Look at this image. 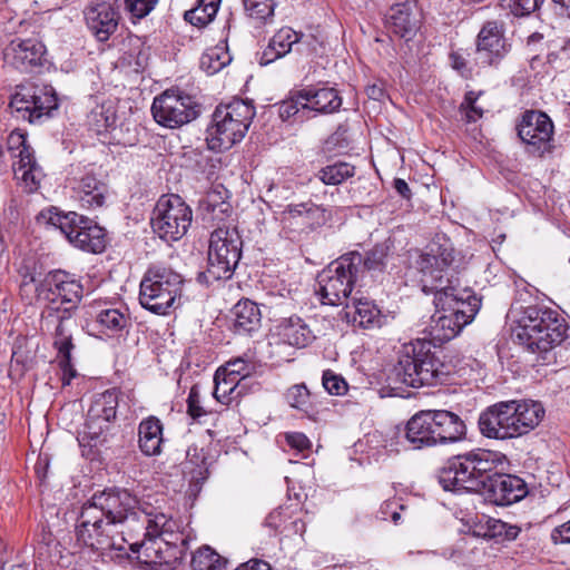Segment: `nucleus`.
Instances as JSON below:
<instances>
[{
	"label": "nucleus",
	"instance_id": "f257e3e1",
	"mask_svg": "<svg viewBox=\"0 0 570 570\" xmlns=\"http://www.w3.org/2000/svg\"><path fill=\"white\" fill-rule=\"evenodd\" d=\"M507 456L498 451L474 449L449 458L439 470V483L445 491L481 493L497 505H511L528 494L525 482L503 473Z\"/></svg>",
	"mask_w": 570,
	"mask_h": 570
},
{
	"label": "nucleus",
	"instance_id": "f03ea898",
	"mask_svg": "<svg viewBox=\"0 0 570 570\" xmlns=\"http://www.w3.org/2000/svg\"><path fill=\"white\" fill-rule=\"evenodd\" d=\"M454 247L445 237L434 239L415 261V267L422 274V289L434 294L435 308L451 312L458 318L470 324L481 306V299L470 291H460L449 277V271L455 259Z\"/></svg>",
	"mask_w": 570,
	"mask_h": 570
},
{
	"label": "nucleus",
	"instance_id": "7ed1b4c3",
	"mask_svg": "<svg viewBox=\"0 0 570 570\" xmlns=\"http://www.w3.org/2000/svg\"><path fill=\"white\" fill-rule=\"evenodd\" d=\"M513 324V340L533 353H547L568 337L566 318L557 309L544 305L522 307Z\"/></svg>",
	"mask_w": 570,
	"mask_h": 570
},
{
	"label": "nucleus",
	"instance_id": "20e7f679",
	"mask_svg": "<svg viewBox=\"0 0 570 570\" xmlns=\"http://www.w3.org/2000/svg\"><path fill=\"white\" fill-rule=\"evenodd\" d=\"M255 116V107L243 99H234L216 107L207 144L213 150H227L246 135Z\"/></svg>",
	"mask_w": 570,
	"mask_h": 570
},
{
	"label": "nucleus",
	"instance_id": "39448f33",
	"mask_svg": "<svg viewBox=\"0 0 570 570\" xmlns=\"http://www.w3.org/2000/svg\"><path fill=\"white\" fill-rule=\"evenodd\" d=\"M183 276L173 268L154 265L145 273L140 282L139 302L155 314L166 315L175 308L181 296Z\"/></svg>",
	"mask_w": 570,
	"mask_h": 570
},
{
	"label": "nucleus",
	"instance_id": "423d86ee",
	"mask_svg": "<svg viewBox=\"0 0 570 570\" xmlns=\"http://www.w3.org/2000/svg\"><path fill=\"white\" fill-rule=\"evenodd\" d=\"M75 532L79 543L101 553L111 550L126 552V543L130 542L124 529H117L88 502L81 507Z\"/></svg>",
	"mask_w": 570,
	"mask_h": 570
},
{
	"label": "nucleus",
	"instance_id": "0eeeda50",
	"mask_svg": "<svg viewBox=\"0 0 570 570\" xmlns=\"http://www.w3.org/2000/svg\"><path fill=\"white\" fill-rule=\"evenodd\" d=\"M360 253H347L332 262L317 276L321 302L327 305H341L346 301L358 278L356 267L360 264Z\"/></svg>",
	"mask_w": 570,
	"mask_h": 570
},
{
	"label": "nucleus",
	"instance_id": "6e6552de",
	"mask_svg": "<svg viewBox=\"0 0 570 570\" xmlns=\"http://www.w3.org/2000/svg\"><path fill=\"white\" fill-rule=\"evenodd\" d=\"M243 240L235 227L219 226L212 232L206 276L214 281L229 279L242 257Z\"/></svg>",
	"mask_w": 570,
	"mask_h": 570
},
{
	"label": "nucleus",
	"instance_id": "1a4fd4ad",
	"mask_svg": "<svg viewBox=\"0 0 570 570\" xmlns=\"http://www.w3.org/2000/svg\"><path fill=\"white\" fill-rule=\"evenodd\" d=\"M119 394L117 389H109L95 396L88 410L83 430L78 436L83 454H89L106 442L107 432L117 415Z\"/></svg>",
	"mask_w": 570,
	"mask_h": 570
},
{
	"label": "nucleus",
	"instance_id": "9d476101",
	"mask_svg": "<svg viewBox=\"0 0 570 570\" xmlns=\"http://www.w3.org/2000/svg\"><path fill=\"white\" fill-rule=\"evenodd\" d=\"M49 223L58 227L71 245L83 252L99 254L107 246L105 228L76 212L52 213Z\"/></svg>",
	"mask_w": 570,
	"mask_h": 570
},
{
	"label": "nucleus",
	"instance_id": "9b49d317",
	"mask_svg": "<svg viewBox=\"0 0 570 570\" xmlns=\"http://www.w3.org/2000/svg\"><path fill=\"white\" fill-rule=\"evenodd\" d=\"M129 549L139 553L141 562L159 567L160 570L173 569L184 558L187 550V539L179 529L169 534L144 535L141 542H129Z\"/></svg>",
	"mask_w": 570,
	"mask_h": 570
},
{
	"label": "nucleus",
	"instance_id": "f8f14e48",
	"mask_svg": "<svg viewBox=\"0 0 570 570\" xmlns=\"http://www.w3.org/2000/svg\"><path fill=\"white\" fill-rule=\"evenodd\" d=\"M88 503L97 508L102 517L108 519L117 529H124L132 539V528L138 521V499L127 489L111 488L95 493Z\"/></svg>",
	"mask_w": 570,
	"mask_h": 570
},
{
	"label": "nucleus",
	"instance_id": "ddd939ff",
	"mask_svg": "<svg viewBox=\"0 0 570 570\" xmlns=\"http://www.w3.org/2000/svg\"><path fill=\"white\" fill-rule=\"evenodd\" d=\"M193 222L191 208L178 196H163L151 217L153 230L165 242H176L186 235Z\"/></svg>",
	"mask_w": 570,
	"mask_h": 570
},
{
	"label": "nucleus",
	"instance_id": "4468645a",
	"mask_svg": "<svg viewBox=\"0 0 570 570\" xmlns=\"http://www.w3.org/2000/svg\"><path fill=\"white\" fill-rule=\"evenodd\" d=\"M151 114L158 125L175 129L195 120L199 115V106L191 96L167 89L154 98Z\"/></svg>",
	"mask_w": 570,
	"mask_h": 570
},
{
	"label": "nucleus",
	"instance_id": "2eb2a0df",
	"mask_svg": "<svg viewBox=\"0 0 570 570\" xmlns=\"http://www.w3.org/2000/svg\"><path fill=\"white\" fill-rule=\"evenodd\" d=\"M39 295L45 294V298L50 302L49 315L51 312H58L61 305L63 314H70L82 298V285L75 274L68 273L62 269H55L49 272L45 279L37 286Z\"/></svg>",
	"mask_w": 570,
	"mask_h": 570
},
{
	"label": "nucleus",
	"instance_id": "dca6fc26",
	"mask_svg": "<svg viewBox=\"0 0 570 570\" xmlns=\"http://www.w3.org/2000/svg\"><path fill=\"white\" fill-rule=\"evenodd\" d=\"M138 521L132 531L142 535L169 534L179 529V524L173 519L167 508V501L163 493H154L138 499Z\"/></svg>",
	"mask_w": 570,
	"mask_h": 570
},
{
	"label": "nucleus",
	"instance_id": "f3484780",
	"mask_svg": "<svg viewBox=\"0 0 570 570\" xmlns=\"http://www.w3.org/2000/svg\"><path fill=\"white\" fill-rule=\"evenodd\" d=\"M9 107L18 119L38 124L58 108V101L55 92L46 87L18 86L11 96Z\"/></svg>",
	"mask_w": 570,
	"mask_h": 570
},
{
	"label": "nucleus",
	"instance_id": "a211bd4d",
	"mask_svg": "<svg viewBox=\"0 0 570 570\" xmlns=\"http://www.w3.org/2000/svg\"><path fill=\"white\" fill-rule=\"evenodd\" d=\"M518 137L524 145L525 153L542 157L552 150L554 125L543 111L527 110L515 126Z\"/></svg>",
	"mask_w": 570,
	"mask_h": 570
},
{
	"label": "nucleus",
	"instance_id": "6ab92c4d",
	"mask_svg": "<svg viewBox=\"0 0 570 570\" xmlns=\"http://www.w3.org/2000/svg\"><path fill=\"white\" fill-rule=\"evenodd\" d=\"M431 345V342L426 341V337L401 345L397 351V363L393 368L396 381L410 387H419V371L422 370V364L430 365L429 362L425 361V356Z\"/></svg>",
	"mask_w": 570,
	"mask_h": 570
},
{
	"label": "nucleus",
	"instance_id": "aec40b11",
	"mask_svg": "<svg viewBox=\"0 0 570 570\" xmlns=\"http://www.w3.org/2000/svg\"><path fill=\"white\" fill-rule=\"evenodd\" d=\"M510 45L498 21H487L476 37L473 62L480 68L498 65L509 52Z\"/></svg>",
	"mask_w": 570,
	"mask_h": 570
},
{
	"label": "nucleus",
	"instance_id": "412c9836",
	"mask_svg": "<svg viewBox=\"0 0 570 570\" xmlns=\"http://www.w3.org/2000/svg\"><path fill=\"white\" fill-rule=\"evenodd\" d=\"M86 26L95 38L107 41L120 21V7L117 0H94L83 9Z\"/></svg>",
	"mask_w": 570,
	"mask_h": 570
},
{
	"label": "nucleus",
	"instance_id": "4be33fe9",
	"mask_svg": "<svg viewBox=\"0 0 570 570\" xmlns=\"http://www.w3.org/2000/svg\"><path fill=\"white\" fill-rule=\"evenodd\" d=\"M46 47L38 38H14L3 49L4 63L29 72L41 67L45 61Z\"/></svg>",
	"mask_w": 570,
	"mask_h": 570
},
{
	"label": "nucleus",
	"instance_id": "5701e85b",
	"mask_svg": "<svg viewBox=\"0 0 570 570\" xmlns=\"http://www.w3.org/2000/svg\"><path fill=\"white\" fill-rule=\"evenodd\" d=\"M509 401L498 402L481 412L478 425L481 434L488 439L508 440L517 438Z\"/></svg>",
	"mask_w": 570,
	"mask_h": 570
},
{
	"label": "nucleus",
	"instance_id": "b1692460",
	"mask_svg": "<svg viewBox=\"0 0 570 570\" xmlns=\"http://www.w3.org/2000/svg\"><path fill=\"white\" fill-rule=\"evenodd\" d=\"M385 27L396 37L411 40L421 27V13L415 3L405 1L391 7L385 17Z\"/></svg>",
	"mask_w": 570,
	"mask_h": 570
},
{
	"label": "nucleus",
	"instance_id": "393cba45",
	"mask_svg": "<svg viewBox=\"0 0 570 570\" xmlns=\"http://www.w3.org/2000/svg\"><path fill=\"white\" fill-rule=\"evenodd\" d=\"M426 413L439 444L455 443L465 439L466 426L458 414L446 410H426Z\"/></svg>",
	"mask_w": 570,
	"mask_h": 570
},
{
	"label": "nucleus",
	"instance_id": "a878e982",
	"mask_svg": "<svg viewBox=\"0 0 570 570\" xmlns=\"http://www.w3.org/2000/svg\"><path fill=\"white\" fill-rule=\"evenodd\" d=\"M272 338L274 344H286L293 347L303 348L308 346L314 340L315 335L309 325L299 316L292 315L283 318L276 326V333ZM273 345V342H271Z\"/></svg>",
	"mask_w": 570,
	"mask_h": 570
},
{
	"label": "nucleus",
	"instance_id": "bb28decb",
	"mask_svg": "<svg viewBox=\"0 0 570 570\" xmlns=\"http://www.w3.org/2000/svg\"><path fill=\"white\" fill-rule=\"evenodd\" d=\"M299 97L304 99L303 110H313L317 114H333L342 106V97L331 87L306 86L299 89Z\"/></svg>",
	"mask_w": 570,
	"mask_h": 570
},
{
	"label": "nucleus",
	"instance_id": "cd10ccee",
	"mask_svg": "<svg viewBox=\"0 0 570 570\" xmlns=\"http://www.w3.org/2000/svg\"><path fill=\"white\" fill-rule=\"evenodd\" d=\"M465 325L455 315H451V312L436 308L424 330L426 341L431 342L432 346L441 345L454 338Z\"/></svg>",
	"mask_w": 570,
	"mask_h": 570
},
{
	"label": "nucleus",
	"instance_id": "c85d7f7f",
	"mask_svg": "<svg viewBox=\"0 0 570 570\" xmlns=\"http://www.w3.org/2000/svg\"><path fill=\"white\" fill-rule=\"evenodd\" d=\"M72 190L81 206L88 209L102 207L109 194L107 183L98 179L91 173H87L77 179Z\"/></svg>",
	"mask_w": 570,
	"mask_h": 570
},
{
	"label": "nucleus",
	"instance_id": "c756f323",
	"mask_svg": "<svg viewBox=\"0 0 570 570\" xmlns=\"http://www.w3.org/2000/svg\"><path fill=\"white\" fill-rule=\"evenodd\" d=\"M511 405V415L514 423V431L517 438L528 434L532 431L544 416V409L538 401L532 400H512L509 401Z\"/></svg>",
	"mask_w": 570,
	"mask_h": 570
},
{
	"label": "nucleus",
	"instance_id": "7c9ffc66",
	"mask_svg": "<svg viewBox=\"0 0 570 570\" xmlns=\"http://www.w3.org/2000/svg\"><path fill=\"white\" fill-rule=\"evenodd\" d=\"M404 439L413 450L438 445L426 411L414 414L405 425Z\"/></svg>",
	"mask_w": 570,
	"mask_h": 570
},
{
	"label": "nucleus",
	"instance_id": "2f4dec72",
	"mask_svg": "<svg viewBox=\"0 0 570 570\" xmlns=\"http://www.w3.org/2000/svg\"><path fill=\"white\" fill-rule=\"evenodd\" d=\"M233 331L238 335H250L261 327L262 314L256 303L239 301L232 309Z\"/></svg>",
	"mask_w": 570,
	"mask_h": 570
},
{
	"label": "nucleus",
	"instance_id": "473e14b6",
	"mask_svg": "<svg viewBox=\"0 0 570 570\" xmlns=\"http://www.w3.org/2000/svg\"><path fill=\"white\" fill-rule=\"evenodd\" d=\"M161 421L150 415L144 419L138 426V443L141 452L146 455H158L161 452L163 438Z\"/></svg>",
	"mask_w": 570,
	"mask_h": 570
},
{
	"label": "nucleus",
	"instance_id": "72a5a7b5",
	"mask_svg": "<svg viewBox=\"0 0 570 570\" xmlns=\"http://www.w3.org/2000/svg\"><path fill=\"white\" fill-rule=\"evenodd\" d=\"M13 170L16 178L27 193L38 190L45 176L35 154H30L27 148H24V151L22 150L21 159L13 165Z\"/></svg>",
	"mask_w": 570,
	"mask_h": 570
},
{
	"label": "nucleus",
	"instance_id": "f704fd0d",
	"mask_svg": "<svg viewBox=\"0 0 570 570\" xmlns=\"http://www.w3.org/2000/svg\"><path fill=\"white\" fill-rule=\"evenodd\" d=\"M431 347H433L431 345ZM425 361L430 365L422 364V370L419 371V387L422 386H436L446 383L450 375V366L440 360L436 353L430 348Z\"/></svg>",
	"mask_w": 570,
	"mask_h": 570
},
{
	"label": "nucleus",
	"instance_id": "c9c22d12",
	"mask_svg": "<svg viewBox=\"0 0 570 570\" xmlns=\"http://www.w3.org/2000/svg\"><path fill=\"white\" fill-rule=\"evenodd\" d=\"M354 316L353 322L363 328L381 327L386 316L377 305L367 298H353Z\"/></svg>",
	"mask_w": 570,
	"mask_h": 570
},
{
	"label": "nucleus",
	"instance_id": "e433bc0d",
	"mask_svg": "<svg viewBox=\"0 0 570 570\" xmlns=\"http://www.w3.org/2000/svg\"><path fill=\"white\" fill-rule=\"evenodd\" d=\"M95 320L101 332L111 334L122 331L130 324L129 315L116 307L97 311Z\"/></svg>",
	"mask_w": 570,
	"mask_h": 570
},
{
	"label": "nucleus",
	"instance_id": "4c0bfd02",
	"mask_svg": "<svg viewBox=\"0 0 570 570\" xmlns=\"http://www.w3.org/2000/svg\"><path fill=\"white\" fill-rule=\"evenodd\" d=\"M390 255V247L386 244H377L366 252L365 256L360 253V264L355 266L356 275L361 276L364 272H383L386 267Z\"/></svg>",
	"mask_w": 570,
	"mask_h": 570
},
{
	"label": "nucleus",
	"instance_id": "58836bf2",
	"mask_svg": "<svg viewBox=\"0 0 570 570\" xmlns=\"http://www.w3.org/2000/svg\"><path fill=\"white\" fill-rule=\"evenodd\" d=\"M232 57L224 46L207 49L200 57L199 66L207 75H214L229 65Z\"/></svg>",
	"mask_w": 570,
	"mask_h": 570
},
{
	"label": "nucleus",
	"instance_id": "ea45409f",
	"mask_svg": "<svg viewBox=\"0 0 570 570\" xmlns=\"http://www.w3.org/2000/svg\"><path fill=\"white\" fill-rule=\"evenodd\" d=\"M190 566L193 570H224L226 560L210 547L204 546L193 553Z\"/></svg>",
	"mask_w": 570,
	"mask_h": 570
},
{
	"label": "nucleus",
	"instance_id": "a19ab883",
	"mask_svg": "<svg viewBox=\"0 0 570 570\" xmlns=\"http://www.w3.org/2000/svg\"><path fill=\"white\" fill-rule=\"evenodd\" d=\"M355 168L347 163H336L322 168L317 177L325 185H338L353 177Z\"/></svg>",
	"mask_w": 570,
	"mask_h": 570
},
{
	"label": "nucleus",
	"instance_id": "79ce46f5",
	"mask_svg": "<svg viewBox=\"0 0 570 570\" xmlns=\"http://www.w3.org/2000/svg\"><path fill=\"white\" fill-rule=\"evenodd\" d=\"M56 317L58 324L55 330L53 346L58 350V354L69 353L73 348L72 336L66 324L70 320V314L62 313V315H57Z\"/></svg>",
	"mask_w": 570,
	"mask_h": 570
},
{
	"label": "nucleus",
	"instance_id": "37998d69",
	"mask_svg": "<svg viewBox=\"0 0 570 570\" xmlns=\"http://www.w3.org/2000/svg\"><path fill=\"white\" fill-rule=\"evenodd\" d=\"M88 118L90 126L98 134L108 130L116 122L115 112L104 105L94 108Z\"/></svg>",
	"mask_w": 570,
	"mask_h": 570
},
{
	"label": "nucleus",
	"instance_id": "c03bdc74",
	"mask_svg": "<svg viewBox=\"0 0 570 570\" xmlns=\"http://www.w3.org/2000/svg\"><path fill=\"white\" fill-rule=\"evenodd\" d=\"M298 41L299 35L288 27L279 29L271 39L272 49H275L281 57L289 52L292 46Z\"/></svg>",
	"mask_w": 570,
	"mask_h": 570
},
{
	"label": "nucleus",
	"instance_id": "a18cd8bd",
	"mask_svg": "<svg viewBox=\"0 0 570 570\" xmlns=\"http://www.w3.org/2000/svg\"><path fill=\"white\" fill-rule=\"evenodd\" d=\"M119 7L124 6L131 19H142L148 16L158 0H117Z\"/></svg>",
	"mask_w": 570,
	"mask_h": 570
},
{
	"label": "nucleus",
	"instance_id": "49530a36",
	"mask_svg": "<svg viewBox=\"0 0 570 570\" xmlns=\"http://www.w3.org/2000/svg\"><path fill=\"white\" fill-rule=\"evenodd\" d=\"M244 9L250 18L265 20L274 13L273 0H243Z\"/></svg>",
	"mask_w": 570,
	"mask_h": 570
},
{
	"label": "nucleus",
	"instance_id": "de8ad7c7",
	"mask_svg": "<svg viewBox=\"0 0 570 570\" xmlns=\"http://www.w3.org/2000/svg\"><path fill=\"white\" fill-rule=\"evenodd\" d=\"M322 385L331 395H344L348 391L345 379L332 370H326L322 375Z\"/></svg>",
	"mask_w": 570,
	"mask_h": 570
},
{
	"label": "nucleus",
	"instance_id": "09e8293b",
	"mask_svg": "<svg viewBox=\"0 0 570 570\" xmlns=\"http://www.w3.org/2000/svg\"><path fill=\"white\" fill-rule=\"evenodd\" d=\"M543 0H501V6L515 17H525L534 12Z\"/></svg>",
	"mask_w": 570,
	"mask_h": 570
},
{
	"label": "nucleus",
	"instance_id": "8fccbe9b",
	"mask_svg": "<svg viewBox=\"0 0 570 570\" xmlns=\"http://www.w3.org/2000/svg\"><path fill=\"white\" fill-rule=\"evenodd\" d=\"M286 400L292 407L306 411L309 402V391L305 384H296L288 389Z\"/></svg>",
	"mask_w": 570,
	"mask_h": 570
},
{
	"label": "nucleus",
	"instance_id": "3c124183",
	"mask_svg": "<svg viewBox=\"0 0 570 570\" xmlns=\"http://www.w3.org/2000/svg\"><path fill=\"white\" fill-rule=\"evenodd\" d=\"M489 532L491 537H501L507 540H514L520 533V528L508 524L501 520H493L489 524Z\"/></svg>",
	"mask_w": 570,
	"mask_h": 570
},
{
	"label": "nucleus",
	"instance_id": "603ef678",
	"mask_svg": "<svg viewBox=\"0 0 570 570\" xmlns=\"http://www.w3.org/2000/svg\"><path fill=\"white\" fill-rule=\"evenodd\" d=\"M186 460L188 464L197 469L198 475H203L204 472H207V458L203 448H198L197 445L188 446Z\"/></svg>",
	"mask_w": 570,
	"mask_h": 570
},
{
	"label": "nucleus",
	"instance_id": "864d4df0",
	"mask_svg": "<svg viewBox=\"0 0 570 570\" xmlns=\"http://www.w3.org/2000/svg\"><path fill=\"white\" fill-rule=\"evenodd\" d=\"M304 99L299 97V90L293 94V96L283 101L278 108L279 117L283 120H287L294 117L301 109H303Z\"/></svg>",
	"mask_w": 570,
	"mask_h": 570
},
{
	"label": "nucleus",
	"instance_id": "5fc2aeb1",
	"mask_svg": "<svg viewBox=\"0 0 570 570\" xmlns=\"http://www.w3.org/2000/svg\"><path fill=\"white\" fill-rule=\"evenodd\" d=\"M223 370L224 372H227L230 385L237 384V376L246 377L250 372L249 365L243 358L229 361Z\"/></svg>",
	"mask_w": 570,
	"mask_h": 570
},
{
	"label": "nucleus",
	"instance_id": "6e6d98bb",
	"mask_svg": "<svg viewBox=\"0 0 570 570\" xmlns=\"http://www.w3.org/2000/svg\"><path fill=\"white\" fill-rule=\"evenodd\" d=\"M187 413L194 420H197L208 413L202 405L200 393L197 385L191 386L189 391L187 397Z\"/></svg>",
	"mask_w": 570,
	"mask_h": 570
},
{
	"label": "nucleus",
	"instance_id": "4d7b16f0",
	"mask_svg": "<svg viewBox=\"0 0 570 570\" xmlns=\"http://www.w3.org/2000/svg\"><path fill=\"white\" fill-rule=\"evenodd\" d=\"M7 144L10 151H18L14 157H18L19 159H21L22 150L24 151V148H27L30 154H35L33 149L28 144L26 135L19 130H13L8 136Z\"/></svg>",
	"mask_w": 570,
	"mask_h": 570
},
{
	"label": "nucleus",
	"instance_id": "13d9d810",
	"mask_svg": "<svg viewBox=\"0 0 570 570\" xmlns=\"http://www.w3.org/2000/svg\"><path fill=\"white\" fill-rule=\"evenodd\" d=\"M184 18L193 26L205 27L215 18V16H209V11H205L204 8L197 4L195 8L187 10Z\"/></svg>",
	"mask_w": 570,
	"mask_h": 570
},
{
	"label": "nucleus",
	"instance_id": "bf43d9fd",
	"mask_svg": "<svg viewBox=\"0 0 570 570\" xmlns=\"http://www.w3.org/2000/svg\"><path fill=\"white\" fill-rule=\"evenodd\" d=\"M451 66L462 77L471 78L473 76V67L471 62L460 52H452L450 55Z\"/></svg>",
	"mask_w": 570,
	"mask_h": 570
},
{
	"label": "nucleus",
	"instance_id": "052dcab7",
	"mask_svg": "<svg viewBox=\"0 0 570 570\" xmlns=\"http://www.w3.org/2000/svg\"><path fill=\"white\" fill-rule=\"evenodd\" d=\"M325 222V210L312 202H307L306 214L303 224L308 226L321 225Z\"/></svg>",
	"mask_w": 570,
	"mask_h": 570
},
{
	"label": "nucleus",
	"instance_id": "680f3d73",
	"mask_svg": "<svg viewBox=\"0 0 570 570\" xmlns=\"http://www.w3.org/2000/svg\"><path fill=\"white\" fill-rule=\"evenodd\" d=\"M59 360V366L62 372V384L69 385L71 380L76 376V370L73 368L71 364V352L69 353H59L58 354Z\"/></svg>",
	"mask_w": 570,
	"mask_h": 570
},
{
	"label": "nucleus",
	"instance_id": "e2e57ef3",
	"mask_svg": "<svg viewBox=\"0 0 570 570\" xmlns=\"http://www.w3.org/2000/svg\"><path fill=\"white\" fill-rule=\"evenodd\" d=\"M286 441L291 448L296 449L299 452H303L311 448V441L305 434L301 432H293L286 434Z\"/></svg>",
	"mask_w": 570,
	"mask_h": 570
},
{
	"label": "nucleus",
	"instance_id": "0e129e2a",
	"mask_svg": "<svg viewBox=\"0 0 570 570\" xmlns=\"http://www.w3.org/2000/svg\"><path fill=\"white\" fill-rule=\"evenodd\" d=\"M220 376V368L215 374V390L213 392L214 397L217 401H220V397H225L228 393L233 392L236 384H229V376H226L224 379V382L222 383L219 381Z\"/></svg>",
	"mask_w": 570,
	"mask_h": 570
},
{
	"label": "nucleus",
	"instance_id": "69168bd1",
	"mask_svg": "<svg viewBox=\"0 0 570 570\" xmlns=\"http://www.w3.org/2000/svg\"><path fill=\"white\" fill-rule=\"evenodd\" d=\"M551 539L554 543H570V520L553 529Z\"/></svg>",
	"mask_w": 570,
	"mask_h": 570
},
{
	"label": "nucleus",
	"instance_id": "338daca9",
	"mask_svg": "<svg viewBox=\"0 0 570 570\" xmlns=\"http://www.w3.org/2000/svg\"><path fill=\"white\" fill-rule=\"evenodd\" d=\"M307 209V202L299 204H289L286 206L284 214L288 215L289 218L301 217L304 219Z\"/></svg>",
	"mask_w": 570,
	"mask_h": 570
},
{
	"label": "nucleus",
	"instance_id": "774afa93",
	"mask_svg": "<svg viewBox=\"0 0 570 570\" xmlns=\"http://www.w3.org/2000/svg\"><path fill=\"white\" fill-rule=\"evenodd\" d=\"M306 531V524L303 520L296 519L294 521H291L287 525L284 527V529L281 531V533L285 532L286 535L289 534H299L303 535Z\"/></svg>",
	"mask_w": 570,
	"mask_h": 570
}]
</instances>
